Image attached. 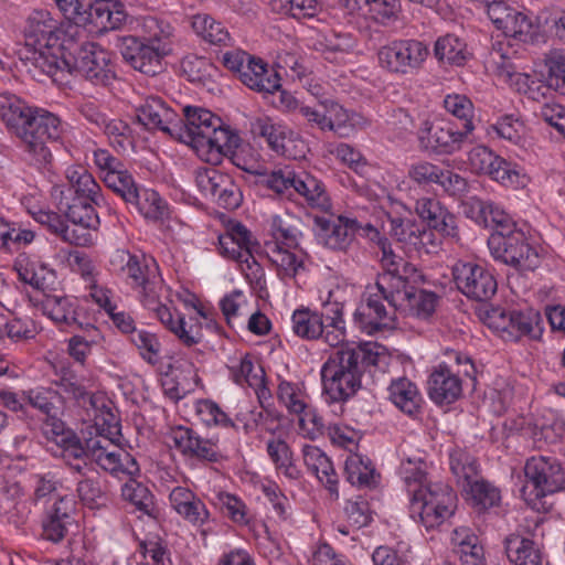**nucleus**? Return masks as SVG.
<instances>
[{"label":"nucleus","mask_w":565,"mask_h":565,"mask_svg":"<svg viewBox=\"0 0 565 565\" xmlns=\"http://www.w3.org/2000/svg\"><path fill=\"white\" fill-rule=\"evenodd\" d=\"M298 175L290 167H284L266 174L263 182L277 195L287 200H295L294 188L296 186Z\"/></svg>","instance_id":"09e8293b"},{"label":"nucleus","mask_w":565,"mask_h":565,"mask_svg":"<svg viewBox=\"0 0 565 565\" xmlns=\"http://www.w3.org/2000/svg\"><path fill=\"white\" fill-rule=\"evenodd\" d=\"M174 447L182 456L200 461L218 462L223 455L217 438H204L190 427L179 426L172 430Z\"/></svg>","instance_id":"a211bd4d"},{"label":"nucleus","mask_w":565,"mask_h":565,"mask_svg":"<svg viewBox=\"0 0 565 565\" xmlns=\"http://www.w3.org/2000/svg\"><path fill=\"white\" fill-rule=\"evenodd\" d=\"M25 44L18 51L25 71L35 79L41 76L62 82L65 73H71L70 63L62 56V23L49 11L34 10L26 20Z\"/></svg>","instance_id":"f03ea898"},{"label":"nucleus","mask_w":565,"mask_h":565,"mask_svg":"<svg viewBox=\"0 0 565 565\" xmlns=\"http://www.w3.org/2000/svg\"><path fill=\"white\" fill-rule=\"evenodd\" d=\"M277 396L286 408L297 415H301L307 408L303 394L300 390L289 382H281L278 385Z\"/></svg>","instance_id":"69168bd1"},{"label":"nucleus","mask_w":565,"mask_h":565,"mask_svg":"<svg viewBox=\"0 0 565 565\" xmlns=\"http://www.w3.org/2000/svg\"><path fill=\"white\" fill-rule=\"evenodd\" d=\"M136 117L149 130L158 129L173 138L182 135V117L160 97H147L136 108Z\"/></svg>","instance_id":"dca6fc26"},{"label":"nucleus","mask_w":565,"mask_h":565,"mask_svg":"<svg viewBox=\"0 0 565 565\" xmlns=\"http://www.w3.org/2000/svg\"><path fill=\"white\" fill-rule=\"evenodd\" d=\"M386 290H377L376 285L369 287L364 301L354 312L358 327L367 334H373L388 327L392 315L387 311L384 301L388 303Z\"/></svg>","instance_id":"6ab92c4d"},{"label":"nucleus","mask_w":565,"mask_h":565,"mask_svg":"<svg viewBox=\"0 0 565 565\" xmlns=\"http://www.w3.org/2000/svg\"><path fill=\"white\" fill-rule=\"evenodd\" d=\"M525 484L521 493L525 502L540 510L541 499L562 489L565 473L561 463L550 457H532L524 466Z\"/></svg>","instance_id":"1a4fd4ad"},{"label":"nucleus","mask_w":565,"mask_h":565,"mask_svg":"<svg viewBox=\"0 0 565 565\" xmlns=\"http://www.w3.org/2000/svg\"><path fill=\"white\" fill-rule=\"evenodd\" d=\"M375 356L353 344L341 345L321 367L323 394L329 402H345L361 387L365 364Z\"/></svg>","instance_id":"39448f33"},{"label":"nucleus","mask_w":565,"mask_h":565,"mask_svg":"<svg viewBox=\"0 0 565 565\" xmlns=\"http://www.w3.org/2000/svg\"><path fill=\"white\" fill-rule=\"evenodd\" d=\"M301 224V220L289 212L274 215L269 226L270 234L274 238L273 242H277L279 245H285L289 248H296L302 235Z\"/></svg>","instance_id":"72a5a7b5"},{"label":"nucleus","mask_w":565,"mask_h":565,"mask_svg":"<svg viewBox=\"0 0 565 565\" xmlns=\"http://www.w3.org/2000/svg\"><path fill=\"white\" fill-rule=\"evenodd\" d=\"M420 224L411 218L391 217L390 234L406 246L413 247Z\"/></svg>","instance_id":"e2e57ef3"},{"label":"nucleus","mask_w":565,"mask_h":565,"mask_svg":"<svg viewBox=\"0 0 565 565\" xmlns=\"http://www.w3.org/2000/svg\"><path fill=\"white\" fill-rule=\"evenodd\" d=\"M473 130V122L463 124V129L459 130L451 122L434 125L426 120L418 130V140L425 150L451 154L461 149L463 141Z\"/></svg>","instance_id":"ddd939ff"},{"label":"nucleus","mask_w":565,"mask_h":565,"mask_svg":"<svg viewBox=\"0 0 565 565\" xmlns=\"http://www.w3.org/2000/svg\"><path fill=\"white\" fill-rule=\"evenodd\" d=\"M183 115L182 135L175 138L190 141L194 147L199 145V139L210 134L211 128L220 125V117L204 108L186 106Z\"/></svg>","instance_id":"b1692460"},{"label":"nucleus","mask_w":565,"mask_h":565,"mask_svg":"<svg viewBox=\"0 0 565 565\" xmlns=\"http://www.w3.org/2000/svg\"><path fill=\"white\" fill-rule=\"evenodd\" d=\"M457 288L468 298L476 301L489 300L497 292V280L493 275L476 263L458 262L452 268Z\"/></svg>","instance_id":"4468645a"},{"label":"nucleus","mask_w":565,"mask_h":565,"mask_svg":"<svg viewBox=\"0 0 565 565\" xmlns=\"http://www.w3.org/2000/svg\"><path fill=\"white\" fill-rule=\"evenodd\" d=\"M56 380L53 382L64 393L68 394L79 406L90 407L95 413L99 412V397L89 394L82 380L68 365H61L55 371ZM103 411H100L102 413Z\"/></svg>","instance_id":"cd10ccee"},{"label":"nucleus","mask_w":565,"mask_h":565,"mask_svg":"<svg viewBox=\"0 0 565 565\" xmlns=\"http://www.w3.org/2000/svg\"><path fill=\"white\" fill-rule=\"evenodd\" d=\"M415 212L419 218L443 236L459 239L456 217L437 199L420 198L415 203Z\"/></svg>","instance_id":"5701e85b"},{"label":"nucleus","mask_w":565,"mask_h":565,"mask_svg":"<svg viewBox=\"0 0 565 565\" xmlns=\"http://www.w3.org/2000/svg\"><path fill=\"white\" fill-rule=\"evenodd\" d=\"M61 210L65 211L66 217L74 224L79 225L82 231L97 228L99 216L93 200L71 198L66 202L61 201ZM85 233V232H82Z\"/></svg>","instance_id":"c9c22d12"},{"label":"nucleus","mask_w":565,"mask_h":565,"mask_svg":"<svg viewBox=\"0 0 565 565\" xmlns=\"http://www.w3.org/2000/svg\"><path fill=\"white\" fill-rule=\"evenodd\" d=\"M318 239L324 247L347 253L355 239L359 221L339 215L337 217L316 216Z\"/></svg>","instance_id":"f3484780"},{"label":"nucleus","mask_w":565,"mask_h":565,"mask_svg":"<svg viewBox=\"0 0 565 565\" xmlns=\"http://www.w3.org/2000/svg\"><path fill=\"white\" fill-rule=\"evenodd\" d=\"M348 480L352 484L370 486L374 478V468L371 461H364L360 456H350L345 461Z\"/></svg>","instance_id":"052dcab7"},{"label":"nucleus","mask_w":565,"mask_h":565,"mask_svg":"<svg viewBox=\"0 0 565 565\" xmlns=\"http://www.w3.org/2000/svg\"><path fill=\"white\" fill-rule=\"evenodd\" d=\"M429 54L428 46L418 40H396L379 50L380 65L393 74H412L419 70Z\"/></svg>","instance_id":"9b49d317"},{"label":"nucleus","mask_w":565,"mask_h":565,"mask_svg":"<svg viewBox=\"0 0 565 565\" xmlns=\"http://www.w3.org/2000/svg\"><path fill=\"white\" fill-rule=\"evenodd\" d=\"M491 318L498 329L514 340L521 337L537 339L542 333L541 315L534 310H494Z\"/></svg>","instance_id":"412c9836"},{"label":"nucleus","mask_w":565,"mask_h":565,"mask_svg":"<svg viewBox=\"0 0 565 565\" xmlns=\"http://www.w3.org/2000/svg\"><path fill=\"white\" fill-rule=\"evenodd\" d=\"M221 180L212 198L225 209L233 210L238 207L242 202V194L238 186L234 183L232 178L225 173Z\"/></svg>","instance_id":"680f3d73"},{"label":"nucleus","mask_w":565,"mask_h":565,"mask_svg":"<svg viewBox=\"0 0 565 565\" xmlns=\"http://www.w3.org/2000/svg\"><path fill=\"white\" fill-rule=\"evenodd\" d=\"M95 435L87 437L88 460L111 475L134 476L139 472L136 459L116 445L120 436L119 423L109 409L95 414Z\"/></svg>","instance_id":"423d86ee"},{"label":"nucleus","mask_w":565,"mask_h":565,"mask_svg":"<svg viewBox=\"0 0 565 565\" xmlns=\"http://www.w3.org/2000/svg\"><path fill=\"white\" fill-rule=\"evenodd\" d=\"M250 131L254 136L264 138L274 151L282 156L296 158V154L290 151V145L292 143L291 132L285 127L274 124L270 118H256L250 124Z\"/></svg>","instance_id":"c85d7f7f"},{"label":"nucleus","mask_w":565,"mask_h":565,"mask_svg":"<svg viewBox=\"0 0 565 565\" xmlns=\"http://www.w3.org/2000/svg\"><path fill=\"white\" fill-rule=\"evenodd\" d=\"M478 468L476 458L468 451L458 448L450 452V469L463 491L479 479Z\"/></svg>","instance_id":"a19ab883"},{"label":"nucleus","mask_w":565,"mask_h":565,"mask_svg":"<svg viewBox=\"0 0 565 565\" xmlns=\"http://www.w3.org/2000/svg\"><path fill=\"white\" fill-rule=\"evenodd\" d=\"M109 265L114 274L130 279L131 286L140 289L141 297L147 302L152 303L160 297L163 282L153 259L116 249L110 255Z\"/></svg>","instance_id":"6e6552de"},{"label":"nucleus","mask_w":565,"mask_h":565,"mask_svg":"<svg viewBox=\"0 0 565 565\" xmlns=\"http://www.w3.org/2000/svg\"><path fill=\"white\" fill-rule=\"evenodd\" d=\"M434 54L438 61L456 66L463 65L468 56L466 43L454 34L439 38L435 43Z\"/></svg>","instance_id":"79ce46f5"},{"label":"nucleus","mask_w":565,"mask_h":565,"mask_svg":"<svg viewBox=\"0 0 565 565\" xmlns=\"http://www.w3.org/2000/svg\"><path fill=\"white\" fill-rule=\"evenodd\" d=\"M271 6L277 13L296 20L315 18L321 10L317 0H271Z\"/></svg>","instance_id":"8fccbe9b"},{"label":"nucleus","mask_w":565,"mask_h":565,"mask_svg":"<svg viewBox=\"0 0 565 565\" xmlns=\"http://www.w3.org/2000/svg\"><path fill=\"white\" fill-rule=\"evenodd\" d=\"M104 182L117 193L126 203L138 201V188L131 177V174L124 168L118 171H110L104 174Z\"/></svg>","instance_id":"603ef678"},{"label":"nucleus","mask_w":565,"mask_h":565,"mask_svg":"<svg viewBox=\"0 0 565 565\" xmlns=\"http://www.w3.org/2000/svg\"><path fill=\"white\" fill-rule=\"evenodd\" d=\"M119 50L124 60L142 74L154 76L163 70L162 58L166 55L139 38H121Z\"/></svg>","instance_id":"aec40b11"},{"label":"nucleus","mask_w":565,"mask_h":565,"mask_svg":"<svg viewBox=\"0 0 565 565\" xmlns=\"http://www.w3.org/2000/svg\"><path fill=\"white\" fill-rule=\"evenodd\" d=\"M500 31H502L507 38L525 43L532 40L533 24L526 14L514 9L512 14L500 28Z\"/></svg>","instance_id":"4d7b16f0"},{"label":"nucleus","mask_w":565,"mask_h":565,"mask_svg":"<svg viewBox=\"0 0 565 565\" xmlns=\"http://www.w3.org/2000/svg\"><path fill=\"white\" fill-rule=\"evenodd\" d=\"M191 25L199 36L212 44H226L230 41L226 28L207 13L194 14Z\"/></svg>","instance_id":"a18cd8bd"},{"label":"nucleus","mask_w":565,"mask_h":565,"mask_svg":"<svg viewBox=\"0 0 565 565\" xmlns=\"http://www.w3.org/2000/svg\"><path fill=\"white\" fill-rule=\"evenodd\" d=\"M289 247H282L277 242H266L265 253L268 260L275 266L280 278H294L302 268V258Z\"/></svg>","instance_id":"f704fd0d"},{"label":"nucleus","mask_w":565,"mask_h":565,"mask_svg":"<svg viewBox=\"0 0 565 565\" xmlns=\"http://www.w3.org/2000/svg\"><path fill=\"white\" fill-rule=\"evenodd\" d=\"M57 445L62 448V457L67 463L88 460L87 437L83 444L74 431H70L66 437L57 440Z\"/></svg>","instance_id":"0e129e2a"},{"label":"nucleus","mask_w":565,"mask_h":565,"mask_svg":"<svg viewBox=\"0 0 565 565\" xmlns=\"http://www.w3.org/2000/svg\"><path fill=\"white\" fill-rule=\"evenodd\" d=\"M550 86L565 94V51H554L546 61Z\"/></svg>","instance_id":"774afa93"},{"label":"nucleus","mask_w":565,"mask_h":565,"mask_svg":"<svg viewBox=\"0 0 565 565\" xmlns=\"http://www.w3.org/2000/svg\"><path fill=\"white\" fill-rule=\"evenodd\" d=\"M0 116L38 167L51 163L53 156L47 143L58 141L63 135L62 121L56 115L31 107L15 95L2 93Z\"/></svg>","instance_id":"f257e3e1"},{"label":"nucleus","mask_w":565,"mask_h":565,"mask_svg":"<svg viewBox=\"0 0 565 565\" xmlns=\"http://www.w3.org/2000/svg\"><path fill=\"white\" fill-rule=\"evenodd\" d=\"M469 167L477 174H487L505 186L524 188L529 179L516 167L507 162L484 146L471 149Z\"/></svg>","instance_id":"f8f14e48"},{"label":"nucleus","mask_w":565,"mask_h":565,"mask_svg":"<svg viewBox=\"0 0 565 565\" xmlns=\"http://www.w3.org/2000/svg\"><path fill=\"white\" fill-rule=\"evenodd\" d=\"M462 392L461 380L448 366L439 365L429 376L428 394L436 404H451Z\"/></svg>","instance_id":"393cba45"},{"label":"nucleus","mask_w":565,"mask_h":565,"mask_svg":"<svg viewBox=\"0 0 565 565\" xmlns=\"http://www.w3.org/2000/svg\"><path fill=\"white\" fill-rule=\"evenodd\" d=\"M353 40L350 34L329 32L320 34L315 42V49L330 62H342L352 50Z\"/></svg>","instance_id":"58836bf2"},{"label":"nucleus","mask_w":565,"mask_h":565,"mask_svg":"<svg viewBox=\"0 0 565 565\" xmlns=\"http://www.w3.org/2000/svg\"><path fill=\"white\" fill-rule=\"evenodd\" d=\"M480 212L484 214L487 226L494 224V232L488 239V246L495 259L513 266L522 271H532L540 265L537 250L527 242L525 234L515 228L514 223L503 213L491 205L484 206L477 202Z\"/></svg>","instance_id":"20e7f679"},{"label":"nucleus","mask_w":565,"mask_h":565,"mask_svg":"<svg viewBox=\"0 0 565 565\" xmlns=\"http://www.w3.org/2000/svg\"><path fill=\"white\" fill-rule=\"evenodd\" d=\"M401 472L409 498V514L426 529H434L449 519L456 509L454 490L427 478V463L422 457L402 461Z\"/></svg>","instance_id":"7ed1b4c3"},{"label":"nucleus","mask_w":565,"mask_h":565,"mask_svg":"<svg viewBox=\"0 0 565 565\" xmlns=\"http://www.w3.org/2000/svg\"><path fill=\"white\" fill-rule=\"evenodd\" d=\"M395 296L394 301L388 302L392 308L407 309L413 316L422 319H427L435 312L439 300L434 291L418 289L415 286Z\"/></svg>","instance_id":"bb28decb"},{"label":"nucleus","mask_w":565,"mask_h":565,"mask_svg":"<svg viewBox=\"0 0 565 565\" xmlns=\"http://www.w3.org/2000/svg\"><path fill=\"white\" fill-rule=\"evenodd\" d=\"M303 462L308 470L323 483L332 494H338V476L333 465L322 450L316 446L306 445L302 448Z\"/></svg>","instance_id":"2f4dec72"},{"label":"nucleus","mask_w":565,"mask_h":565,"mask_svg":"<svg viewBox=\"0 0 565 565\" xmlns=\"http://www.w3.org/2000/svg\"><path fill=\"white\" fill-rule=\"evenodd\" d=\"M78 327L83 330L84 334L73 335L68 340V353L70 355L79 363H84L86 356L90 352L93 344H97L102 339V334L98 328L92 323H78Z\"/></svg>","instance_id":"de8ad7c7"},{"label":"nucleus","mask_w":565,"mask_h":565,"mask_svg":"<svg viewBox=\"0 0 565 565\" xmlns=\"http://www.w3.org/2000/svg\"><path fill=\"white\" fill-rule=\"evenodd\" d=\"M238 135L225 127L220 119V125L211 128L206 137L199 139V145L195 148L206 149L210 156L217 159L222 153L232 152L233 149L238 147Z\"/></svg>","instance_id":"4c0bfd02"},{"label":"nucleus","mask_w":565,"mask_h":565,"mask_svg":"<svg viewBox=\"0 0 565 565\" xmlns=\"http://www.w3.org/2000/svg\"><path fill=\"white\" fill-rule=\"evenodd\" d=\"M390 401L403 413L415 416L422 407V395L411 380L405 376L393 379L387 387Z\"/></svg>","instance_id":"c756f323"},{"label":"nucleus","mask_w":565,"mask_h":565,"mask_svg":"<svg viewBox=\"0 0 565 565\" xmlns=\"http://www.w3.org/2000/svg\"><path fill=\"white\" fill-rule=\"evenodd\" d=\"M291 329L302 339L315 340L323 331V321L319 313L309 309H298L291 316Z\"/></svg>","instance_id":"49530a36"},{"label":"nucleus","mask_w":565,"mask_h":565,"mask_svg":"<svg viewBox=\"0 0 565 565\" xmlns=\"http://www.w3.org/2000/svg\"><path fill=\"white\" fill-rule=\"evenodd\" d=\"M121 495L126 501H129L142 514L156 519L158 509L154 503L153 494L142 483L130 479L121 488Z\"/></svg>","instance_id":"37998d69"},{"label":"nucleus","mask_w":565,"mask_h":565,"mask_svg":"<svg viewBox=\"0 0 565 565\" xmlns=\"http://www.w3.org/2000/svg\"><path fill=\"white\" fill-rule=\"evenodd\" d=\"M44 312L55 322L66 326L77 324L75 300L67 296H47L43 303Z\"/></svg>","instance_id":"c03bdc74"},{"label":"nucleus","mask_w":565,"mask_h":565,"mask_svg":"<svg viewBox=\"0 0 565 565\" xmlns=\"http://www.w3.org/2000/svg\"><path fill=\"white\" fill-rule=\"evenodd\" d=\"M130 342L138 349L140 356L149 364L156 365L160 361L161 343L156 333L139 329L130 335Z\"/></svg>","instance_id":"5fc2aeb1"},{"label":"nucleus","mask_w":565,"mask_h":565,"mask_svg":"<svg viewBox=\"0 0 565 565\" xmlns=\"http://www.w3.org/2000/svg\"><path fill=\"white\" fill-rule=\"evenodd\" d=\"M508 559L514 565H542V553L535 542L518 533L504 539Z\"/></svg>","instance_id":"473e14b6"},{"label":"nucleus","mask_w":565,"mask_h":565,"mask_svg":"<svg viewBox=\"0 0 565 565\" xmlns=\"http://www.w3.org/2000/svg\"><path fill=\"white\" fill-rule=\"evenodd\" d=\"M217 500L221 509L233 522L238 524H247L249 522L246 504L239 498L231 493L220 492Z\"/></svg>","instance_id":"338daca9"},{"label":"nucleus","mask_w":565,"mask_h":565,"mask_svg":"<svg viewBox=\"0 0 565 565\" xmlns=\"http://www.w3.org/2000/svg\"><path fill=\"white\" fill-rule=\"evenodd\" d=\"M295 199L301 196L307 204L321 212L329 213L332 209L330 195L324 183L310 173H301L296 182Z\"/></svg>","instance_id":"7c9ffc66"},{"label":"nucleus","mask_w":565,"mask_h":565,"mask_svg":"<svg viewBox=\"0 0 565 565\" xmlns=\"http://www.w3.org/2000/svg\"><path fill=\"white\" fill-rule=\"evenodd\" d=\"M239 81L248 88L264 94H273L280 88L278 74L269 70L262 58L255 56L247 62Z\"/></svg>","instance_id":"a878e982"},{"label":"nucleus","mask_w":565,"mask_h":565,"mask_svg":"<svg viewBox=\"0 0 565 565\" xmlns=\"http://www.w3.org/2000/svg\"><path fill=\"white\" fill-rule=\"evenodd\" d=\"M32 215L38 223L70 244L85 245L89 241L88 233H78L76 228L67 225L55 212L39 210L33 212Z\"/></svg>","instance_id":"e433bc0d"},{"label":"nucleus","mask_w":565,"mask_h":565,"mask_svg":"<svg viewBox=\"0 0 565 565\" xmlns=\"http://www.w3.org/2000/svg\"><path fill=\"white\" fill-rule=\"evenodd\" d=\"M62 14L76 25L93 24L100 31L118 30L128 13L119 0H94L84 6L79 0H54Z\"/></svg>","instance_id":"0eeeda50"},{"label":"nucleus","mask_w":565,"mask_h":565,"mask_svg":"<svg viewBox=\"0 0 565 565\" xmlns=\"http://www.w3.org/2000/svg\"><path fill=\"white\" fill-rule=\"evenodd\" d=\"M130 204L151 221H162L168 215L167 203L153 190H145L141 194L138 192V201Z\"/></svg>","instance_id":"864d4df0"},{"label":"nucleus","mask_w":565,"mask_h":565,"mask_svg":"<svg viewBox=\"0 0 565 565\" xmlns=\"http://www.w3.org/2000/svg\"><path fill=\"white\" fill-rule=\"evenodd\" d=\"M73 68L95 85H107L115 77L110 53L94 42L84 43L79 47Z\"/></svg>","instance_id":"2eb2a0df"},{"label":"nucleus","mask_w":565,"mask_h":565,"mask_svg":"<svg viewBox=\"0 0 565 565\" xmlns=\"http://www.w3.org/2000/svg\"><path fill=\"white\" fill-rule=\"evenodd\" d=\"M381 265L384 271L377 277L376 289L386 290L388 302L394 301L395 295L424 282L420 270L395 254L388 241H381Z\"/></svg>","instance_id":"9d476101"},{"label":"nucleus","mask_w":565,"mask_h":565,"mask_svg":"<svg viewBox=\"0 0 565 565\" xmlns=\"http://www.w3.org/2000/svg\"><path fill=\"white\" fill-rule=\"evenodd\" d=\"M23 401L45 416L57 414L63 405V397L60 392L44 386L23 391Z\"/></svg>","instance_id":"ea45409f"},{"label":"nucleus","mask_w":565,"mask_h":565,"mask_svg":"<svg viewBox=\"0 0 565 565\" xmlns=\"http://www.w3.org/2000/svg\"><path fill=\"white\" fill-rule=\"evenodd\" d=\"M143 29L146 35L141 41H145L152 47L159 49L164 55L171 51L170 38L172 35V29L169 23L159 21L156 18H147L143 21Z\"/></svg>","instance_id":"3c124183"},{"label":"nucleus","mask_w":565,"mask_h":565,"mask_svg":"<svg viewBox=\"0 0 565 565\" xmlns=\"http://www.w3.org/2000/svg\"><path fill=\"white\" fill-rule=\"evenodd\" d=\"M500 31H502L507 38L525 43L532 40L533 24L526 14L514 9L512 14L500 28Z\"/></svg>","instance_id":"13d9d810"},{"label":"nucleus","mask_w":565,"mask_h":565,"mask_svg":"<svg viewBox=\"0 0 565 565\" xmlns=\"http://www.w3.org/2000/svg\"><path fill=\"white\" fill-rule=\"evenodd\" d=\"M171 332L178 338V340L186 345L193 347L202 341V327L195 318H185L181 315H177L175 326L171 328Z\"/></svg>","instance_id":"bf43d9fd"},{"label":"nucleus","mask_w":565,"mask_h":565,"mask_svg":"<svg viewBox=\"0 0 565 565\" xmlns=\"http://www.w3.org/2000/svg\"><path fill=\"white\" fill-rule=\"evenodd\" d=\"M471 498L473 505L479 510H487L499 504L500 491L491 483L478 479L465 490Z\"/></svg>","instance_id":"6e6d98bb"},{"label":"nucleus","mask_w":565,"mask_h":565,"mask_svg":"<svg viewBox=\"0 0 565 565\" xmlns=\"http://www.w3.org/2000/svg\"><path fill=\"white\" fill-rule=\"evenodd\" d=\"M75 501L67 497H60L45 512L42 521V537L52 543L62 542L68 527L74 523Z\"/></svg>","instance_id":"4be33fe9"}]
</instances>
